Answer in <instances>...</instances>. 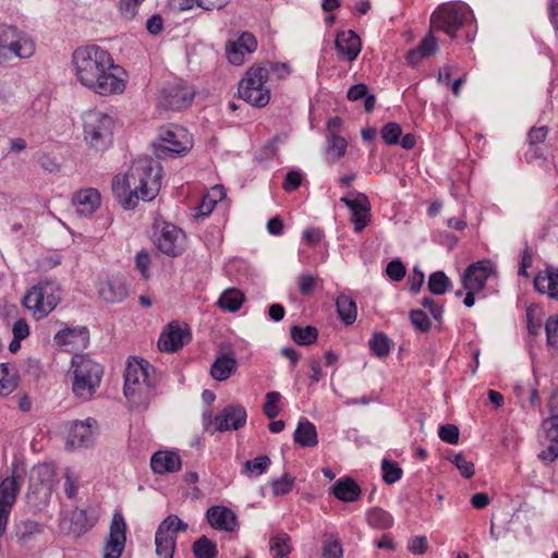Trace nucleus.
<instances>
[{
	"label": "nucleus",
	"mask_w": 558,
	"mask_h": 558,
	"mask_svg": "<svg viewBox=\"0 0 558 558\" xmlns=\"http://www.w3.org/2000/svg\"><path fill=\"white\" fill-rule=\"evenodd\" d=\"M136 267L141 272V276L144 279H148L150 277L149 274V265H150V256L146 251H141L136 254L135 257Z\"/></svg>",
	"instance_id": "69168bd1"
},
{
	"label": "nucleus",
	"mask_w": 558,
	"mask_h": 558,
	"mask_svg": "<svg viewBox=\"0 0 558 558\" xmlns=\"http://www.w3.org/2000/svg\"><path fill=\"white\" fill-rule=\"evenodd\" d=\"M102 366L86 354H75L71 361L69 377L73 395L82 400H90L100 386Z\"/></svg>",
	"instance_id": "39448f33"
},
{
	"label": "nucleus",
	"mask_w": 558,
	"mask_h": 558,
	"mask_svg": "<svg viewBox=\"0 0 558 558\" xmlns=\"http://www.w3.org/2000/svg\"><path fill=\"white\" fill-rule=\"evenodd\" d=\"M280 400L281 395L278 391H270L266 393L263 413L268 418L272 420L280 413Z\"/></svg>",
	"instance_id": "8fccbe9b"
},
{
	"label": "nucleus",
	"mask_w": 558,
	"mask_h": 558,
	"mask_svg": "<svg viewBox=\"0 0 558 558\" xmlns=\"http://www.w3.org/2000/svg\"><path fill=\"white\" fill-rule=\"evenodd\" d=\"M427 286H428V290L432 294L442 295L450 288L451 281L444 271L439 270V271L433 272L429 276Z\"/></svg>",
	"instance_id": "a18cd8bd"
},
{
	"label": "nucleus",
	"mask_w": 558,
	"mask_h": 558,
	"mask_svg": "<svg viewBox=\"0 0 558 558\" xmlns=\"http://www.w3.org/2000/svg\"><path fill=\"white\" fill-rule=\"evenodd\" d=\"M19 376L15 367L8 363H0V396H9L15 390Z\"/></svg>",
	"instance_id": "c9c22d12"
},
{
	"label": "nucleus",
	"mask_w": 558,
	"mask_h": 558,
	"mask_svg": "<svg viewBox=\"0 0 558 558\" xmlns=\"http://www.w3.org/2000/svg\"><path fill=\"white\" fill-rule=\"evenodd\" d=\"M155 368L146 360L128 363L123 393L133 410H145L155 396Z\"/></svg>",
	"instance_id": "7ed1b4c3"
},
{
	"label": "nucleus",
	"mask_w": 558,
	"mask_h": 558,
	"mask_svg": "<svg viewBox=\"0 0 558 558\" xmlns=\"http://www.w3.org/2000/svg\"><path fill=\"white\" fill-rule=\"evenodd\" d=\"M96 519L90 517L85 509L75 508L71 512L69 532L74 536H80L92 529Z\"/></svg>",
	"instance_id": "473e14b6"
},
{
	"label": "nucleus",
	"mask_w": 558,
	"mask_h": 558,
	"mask_svg": "<svg viewBox=\"0 0 558 558\" xmlns=\"http://www.w3.org/2000/svg\"><path fill=\"white\" fill-rule=\"evenodd\" d=\"M268 74L272 73L276 75L278 80H284L291 74V69L289 63L286 62H272L269 64V69H267Z\"/></svg>",
	"instance_id": "338daca9"
},
{
	"label": "nucleus",
	"mask_w": 558,
	"mask_h": 558,
	"mask_svg": "<svg viewBox=\"0 0 558 558\" xmlns=\"http://www.w3.org/2000/svg\"><path fill=\"white\" fill-rule=\"evenodd\" d=\"M535 289L558 301V270L546 269L534 278Z\"/></svg>",
	"instance_id": "2f4dec72"
},
{
	"label": "nucleus",
	"mask_w": 558,
	"mask_h": 558,
	"mask_svg": "<svg viewBox=\"0 0 558 558\" xmlns=\"http://www.w3.org/2000/svg\"><path fill=\"white\" fill-rule=\"evenodd\" d=\"M350 195L341 197L340 202L350 209L354 231L360 233L371 221V204L363 193L351 192Z\"/></svg>",
	"instance_id": "f3484780"
},
{
	"label": "nucleus",
	"mask_w": 558,
	"mask_h": 558,
	"mask_svg": "<svg viewBox=\"0 0 558 558\" xmlns=\"http://www.w3.org/2000/svg\"><path fill=\"white\" fill-rule=\"evenodd\" d=\"M348 143L344 137L337 134H331L327 137L326 142V158L335 162L336 160L343 157L347 153Z\"/></svg>",
	"instance_id": "4c0bfd02"
},
{
	"label": "nucleus",
	"mask_w": 558,
	"mask_h": 558,
	"mask_svg": "<svg viewBox=\"0 0 558 558\" xmlns=\"http://www.w3.org/2000/svg\"><path fill=\"white\" fill-rule=\"evenodd\" d=\"M268 71L265 66H252L240 81L239 96L255 107H265L270 100V90L266 83Z\"/></svg>",
	"instance_id": "6e6552de"
},
{
	"label": "nucleus",
	"mask_w": 558,
	"mask_h": 558,
	"mask_svg": "<svg viewBox=\"0 0 558 558\" xmlns=\"http://www.w3.org/2000/svg\"><path fill=\"white\" fill-rule=\"evenodd\" d=\"M34 40L12 25L0 24V63L12 56L28 59L35 53Z\"/></svg>",
	"instance_id": "1a4fd4ad"
},
{
	"label": "nucleus",
	"mask_w": 558,
	"mask_h": 558,
	"mask_svg": "<svg viewBox=\"0 0 558 558\" xmlns=\"http://www.w3.org/2000/svg\"><path fill=\"white\" fill-rule=\"evenodd\" d=\"M100 193L93 187H87L78 191L72 199V205L80 216H90L100 206Z\"/></svg>",
	"instance_id": "cd10ccee"
},
{
	"label": "nucleus",
	"mask_w": 558,
	"mask_h": 558,
	"mask_svg": "<svg viewBox=\"0 0 558 558\" xmlns=\"http://www.w3.org/2000/svg\"><path fill=\"white\" fill-rule=\"evenodd\" d=\"M24 474V466L13 462L11 474L0 481V534H4L7 530L9 515L23 484Z\"/></svg>",
	"instance_id": "9b49d317"
},
{
	"label": "nucleus",
	"mask_w": 558,
	"mask_h": 558,
	"mask_svg": "<svg viewBox=\"0 0 558 558\" xmlns=\"http://www.w3.org/2000/svg\"><path fill=\"white\" fill-rule=\"evenodd\" d=\"M97 292L99 298L108 303L122 302L128 295L125 284L117 278L100 280L97 286Z\"/></svg>",
	"instance_id": "c85d7f7f"
},
{
	"label": "nucleus",
	"mask_w": 558,
	"mask_h": 558,
	"mask_svg": "<svg viewBox=\"0 0 558 558\" xmlns=\"http://www.w3.org/2000/svg\"><path fill=\"white\" fill-rule=\"evenodd\" d=\"M126 527L123 514L114 512L102 549V558H120L122 556L126 543Z\"/></svg>",
	"instance_id": "4468645a"
},
{
	"label": "nucleus",
	"mask_w": 558,
	"mask_h": 558,
	"mask_svg": "<svg viewBox=\"0 0 558 558\" xmlns=\"http://www.w3.org/2000/svg\"><path fill=\"white\" fill-rule=\"evenodd\" d=\"M336 307L340 319L347 325L355 322L357 316V307L355 301L347 295L340 294L336 300Z\"/></svg>",
	"instance_id": "e433bc0d"
},
{
	"label": "nucleus",
	"mask_w": 558,
	"mask_h": 558,
	"mask_svg": "<svg viewBox=\"0 0 558 558\" xmlns=\"http://www.w3.org/2000/svg\"><path fill=\"white\" fill-rule=\"evenodd\" d=\"M247 414L241 405H228L218 415H216L211 423L215 425L217 432L238 430L246 423Z\"/></svg>",
	"instance_id": "aec40b11"
},
{
	"label": "nucleus",
	"mask_w": 558,
	"mask_h": 558,
	"mask_svg": "<svg viewBox=\"0 0 558 558\" xmlns=\"http://www.w3.org/2000/svg\"><path fill=\"white\" fill-rule=\"evenodd\" d=\"M337 53L344 60L352 62L361 52V38L353 31H342L336 36L335 41Z\"/></svg>",
	"instance_id": "393cba45"
},
{
	"label": "nucleus",
	"mask_w": 558,
	"mask_h": 558,
	"mask_svg": "<svg viewBox=\"0 0 558 558\" xmlns=\"http://www.w3.org/2000/svg\"><path fill=\"white\" fill-rule=\"evenodd\" d=\"M366 518L368 524L377 530H387L393 525L392 515L388 511L378 507L372 508L367 512Z\"/></svg>",
	"instance_id": "58836bf2"
},
{
	"label": "nucleus",
	"mask_w": 558,
	"mask_h": 558,
	"mask_svg": "<svg viewBox=\"0 0 558 558\" xmlns=\"http://www.w3.org/2000/svg\"><path fill=\"white\" fill-rule=\"evenodd\" d=\"M386 274L391 280L401 281L405 276V267L399 259H393L387 265Z\"/></svg>",
	"instance_id": "680f3d73"
},
{
	"label": "nucleus",
	"mask_w": 558,
	"mask_h": 558,
	"mask_svg": "<svg viewBox=\"0 0 558 558\" xmlns=\"http://www.w3.org/2000/svg\"><path fill=\"white\" fill-rule=\"evenodd\" d=\"M381 471H383V480L387 484H393L398 482L402 476V470L398 466L397 463L389 461V460H383L381 462Z\"/></svg>",
	"instance_id": "864d4df0"
},
{
	"label": "nucleus",
	"mask_w": 558,
	"mask_h": 558,
	"mask_svg": "<svg viewBox=\"0 0 558 558\" xmlns=\"http://www.w3.org/2000/svg\"><path fill=\"white\" fill-rule=\"evenodd\" d=\"M231 0H169V4L173 10L186 11L194 5L202 8L206 11L221 10Z\"/></svg>",
	"instance_id": "72a5a7b5"
},
{
	"label": "nucleus",
	"mask_w": 558,
	"mask_h": 558,
	"mask_svg": "<svg viewBox=\"0 0 558 558\" xmlns=\"http://www.w3.org/2000/svg\"><path fill=\"white\" fill-rule=\"evenodd\" d=\"M244 302L243 293L238 289H227L219 298L218 305L228 312H236Z\"/></svg>",
	"instance_id": "ea45409f"
},
{
	"label": "nucleus",
	"mask_w": 558,
	"mask_h": 558,
	"mask_svg": "<svg viewBox=\"0 0 558 558\" xmlns=\"http://www.w3.org/2000/svg\"><path fill=\"white\" fill-rule=\"evenodd\" d=\"M63 489L69 499H74L77 496L82 475L81 472L74 468H65Z\"/></svg>",
	"instance_id": "a19ab883"
},
{
	"label": "nucleus",
	"mask_w": 558,
	"mask_h": 558,
	"mask_svg": "<svg viewBox=\"0 0 558 558\" xmlns=\"http://www.w3.org/2000/svg\"><path fill=\"white\" fill-rule=\"evenodd\" d=\"M542 428L546 448L538 453V458L545 463H551L558 458V420L545 418Z\"/></svg>",
	"instance_id": "5701e85b"
},
{
	"label": "nucleus",
	"mask_w": 558,
	"mask_h": 558,
	"mask_svg": "<svg viewBox=\"0 0 558 558\" xmlns=\"http://www.w3.org/2000/svg\"><path fill=\"white\" fill-rule=\"evenodd\" d=\"M193 147L191 134L181 126L162 129L154 143V153L157 158L166 159L185 155Z\"/></svg>",
	"instance_id": "9d476101"
},
{
	"label": "nucleus",
	"mask_w": 558,
	"mask_h": 558,
	"mask_svg": "<svg viewBox=\"0 0 558 558\" xmlns=\"http://www.w3.org/2000/svg\"><path fill=\"white\" fill-rule=\"evenodd\" d=\"M189 524L177 514H169L158 525L155 533V553L158 558H173L178 533L186 532Z\"/></svg>",
	"instance_id": "f8f14e48"
},
{
	"label": "nucleus",
	"mask_w": 558,
	"mask_h": 558,
	"mask_svg": "<svg viewBox=\"0 0 558 558\" xmlns=\"http://www.w3.org/2000/svg\"><path fill=\"white\" fill-rule=\"evenodd\" d=\"M391 345V340L384 332H375L368 341L371 351L379 359L389 355Z\"/></svg>",
	"instance_id": "79ce46f5"
},
{
	"label": "nucleus",
	"mask_w": 558,
	"mask_h": 558,
	"mask_svg": "<svg viewBox=\"0 0 558 558\" xmlns=\"http://www.w3.org/2000/svg\"><path fill=\"white\" fill-rule=\"evenodd\" d=\"M432 27L444 32L450 38L457 37L459 29L465 31V40L475 38L477 26L471 8L461 1L440 4L430 16Z\"/></svg>",
	"instance_id": "20e7f679"
},
{
	"label": "nucleus",
	"mask_w": 558,
	"mask_h": 558,
	"mask_svg": "<svg viewBox=\"0 0 558 558\" xmlns=\"http://www.w3.org/2000/svg\"><path fill=\"white\" fill-rule=\"evenodd\" d=\"M192 551L195 558H216L218 554L216 543L206 536H202L193 543Z\"/></svg>",
	"instance_id": "37998d69"
},
{
	"label": "nucleus",
	"mask_w": 558,
	"mask_h": 558,
	"mask_svg": "<svg viewBox=\"0 0 558 558\" xmlns=\"http://www.w3.org/2000/svg\"><path fill=\"white\" fill-rule=\"evenodd\" d=\"M194 97V88L183 81H178L161 89L158 106L165 110H181L189 107Z\"/></svg>",
	"instance_id": "ddd939ff"
},
{
	"label": "nucleus",
	"mask_w": 558,
	"mask_h": 558,
	"mask_svg": "<svg viewBox=\"0 0 558 558\" xmlns=\"http://www.w3.org/2000/svg\"><path fill=\"white\" fill-rule=\"evenodd\" d=\"M496 276L495 264L489 259H483L471 264L461 277L464 290L481 292L490 277Z\"/></svg>",
	"instance_id": "dca6fc26"
},
{
	"label": "nucleus",
	"mask_w": 558,
	"mask_h": 558,
	"mask_svg": "<svg viewBox=\"0 0 558 558\" xmlns=\"http://www.w3.org/2000/svg\"><path fill=\"white\" fill-rule=\"evenodd\" d=\"M380 134L387 145H396L400 141L402 130L398 123L389 122L383 126Z\"/></svg>",
	"instance_id": "5fc2aeb1"
},
{
	"label": "nucleus",
	"mask_w": 558,
	"mask_h": 558,
	"mask_svg": "<svg viewBox=\"0 0 558 558\" xmlns=\"http://www.w3.org/2000/svg\"><path fill=\"white\" fill-rule=\"evenodd\" d=\"M61 301V287L54 281L44 280L28 289L23 305L36 320L47 317Z\"/></svg>",
	"instance_id": "0eeeda50"
},
{
	"label": "nucleus",
	"mask_w": 558,
	"mask_h": 558,
	"mask_svg": "<svg viewBox=\"0 0 558 558\" xmlns=\"http://www.w3.org/2000/svg\"><path fill=\"white\" fill-rule=\"evenodd\" d=\"M190 340L189 331L177 324H170L160 335L158 348L162 352H175Z\"/></svg>",
	"instance_id": "a878e982"
},
{
	"label": "nucleus",
	"mask_w": 558,
	"mask_h": 558,
	"mask_svg": "<svg viewBox=\"0 0 558 558\" xmlns=\"http://www.w3.org/2000/svg\"><path fill=\"white\" fill-rule=\"evenodd\" d=\"M161 166L149 157L135 159L128 171L112 180V192L125 208H134L140 199L153 201L161 186Z\"/></svg>",
	"instance_id": "f03ea898"
},
{
	"label": "nucleus",
	"mask_w": 558,
	"mask_h": 558,
	"mask_svg": "<svg viewBox=\"0 0 558 558\" xmlns=\"http://www.w3.org/2000/svg\"><path fill=\"white\" fill-rule=\"evenodd\" d=\"M408 549L414 555H423L427 550V539L425 536H414L409 541Z\"/></svg>",
	"instance_id": "774afa93"
},
{
	"label": "nucleus",
	"mask_w": 558,
	"mask_h": 558,
	"mask_svg": "<svg viewBox=\"0 0 558 558\" xmlns=\"http://www.w3.org/2000/svg\"><path fill=\"white\" fill-rule=\"evenodd\" d=\"M332 490L339 500L345 502L355 501L361 494L359 485L352 478L338 480Z\"/></svg>",
	"instance_id": "f704fd0d"
},
{
	"label": "nucleus",
	"mask_w": 558,
	"mask_h": 558,
	"mask_svg": "<svg viewBox=\"0 0 558 558\" xmlns=\"http://www.w3.org/2000/svg\"><path fill=\"white\" fill-rule=\"evenodd\" d=\"M317 278L308 272H303L298 278V288L301 294L310 295L314 292Z\"/></svg>",
	"instance_id": "052dcab7"
},
{
	"label": "nucleus",
	"mask_w": 558,
	"mask_h": 558,
	"mask_svg": "<svg viewBox=\"0 0 558 558\" xmlns=\"http://www.w3.org/2000/svg\"><path fill=\"white\" fill-rule=\"evenodd\" d=\"M439 438L450 445H457L459 442L460 432L459 428L453 424L441 425L438 429Z\"/></svg>",
	"instance_id": "bf43d9fd"
},
{
	"label": "nucleus",
	"mask_w": 558,
	"mask_h": 558,
	"mask_svg": "<svg viewBox=\"0 0 558 558\" xmlns=\"http://www.w3.org/2000/svg\"><path fill=\"white\" fill-rule=\"evenodd\" d=\"M293 440L296 445L304 448L317 446L318 435L315 425L307 418L300 420L293 434Z\"/></svg>",
	"instance_id": "7c9ffc66"
},
{
	"label": "nucleus",
	"mask_w": 558,
	"mask_h": 558,
	"mask_svg": "<svg viewBox=\"0 0 558 558\" xmlns=\"http://www.w3.org/2000/svg\"><path fill=\"white\" fill-rule=\"evenodd\" d=\"M270 550L274 558H284L291 551L290 537L287 533H278L270 538Z\"/></svg>",
	"instance_id": "de8ad7c7"
},
{
	"label": "nucleus",
	"mask_w": 558,
	"mask_h": 558,
	"mask_svg": "<svg viewBox=\"0 0 558 558\" xmlns=\"http://www.w3.org/2000/svg\"><path fill=\"white\" fill-rule=\"evenodd\" d=\"M206 519L209 525L218 531L233 532L238 529V518L228 507L216 505L206 511Z\"/></svg>",
	"instance_id": "4be33fe9"
},
{
	"label": "nucleus",
	"mask_w": 558,
	"mask_h": 558,
	"mask_svg": "<svg viewBox=\"0 0 558 558\" xmlns=\"http://www.w3.org/2000/svg\"><path fill=\"white\" fill-rule=\"evenodd\" d=\"M294 477L284 473L278 478H274L270 482V488L274 496H283L290 493L294 487Z\"/></svg>",
	"instance_id": "09e8293b"
},
{
	"label": "nucleus",
	"mask_w": 558,
	"mask_h": 558,
	"mask_svg": "<svg viewBox=\"0 0 558 558\" xmlns=\"http://www.w3.org/2000/svg\"><path fill=\"white\" fill-rule=\"evenodd\" d=\"M302 180H303V175L300 171H296V170L289 171L286 174L282 187L287 192H292L301 185Z\"/></svg>",
	"instance_id": "0e129e2a"
},
{
	"label": "nucleus",
	"mask_w": 558,
	"mask_h": 558,
	"mask_svg": "<svg viewBox=\"0 0 558 558\" xmlns=\"http://www.w3.org/2000/svg\"><path fill=\"white\" fill-rule=\"evenodd\" d=\"M181 466L180 456L172 450H159L150 458L151 471L158 475L178 472Z\"/></svg>",
	"instance_id": "bb28decb"
},
{
	"label": "nucleus",
	"mask_w": 558,
	"mask_h": 558,
	"mask_svg": "<svg viewBox=\"0 0 558 558\" xmlns=\"http://www.w3.org/2000/svg\"><path fill=\"white\" fill-rule=\"evenodd\" d=\"M156 245L163 254L175 257L181 255L186 245L184 232L172 223H163L156 234Z\"/></svg>",
	"instance_id": "2eb2a0df"
},
{
	"label": "nucleus",
	"mask_w": 558,
	"mask_h": 558,
	"mask_svg": "<svg viewBox=\"0 0 558 558\" xmlns=\"http://www.w3.org/2000/svg\"><path fill=\"white\" fill-rule=\"evenodd\" d=\"M145 0H120L119 11L121 15L126 20H132L138 13L140 5Z\"/></svg>",
	"instance_id": "13d9d810"
},
{
	"label": "nucleus",
	"mask_w": 558,
	"mask_h": 558,
	"mask_svg": "<svg viewBox=\"0 0 558 558\" xmlns=\"http://www.w3.org/2000/svg\"><path fill=\"white\" fill-rule=\"evenodd\" d=\"M54 482V469L51 464L41 463L35 465L29 475V489L34 494H41L48 498Z\"/></svg>",
	"instance_id": "412c9836"
},
{
	"label": "nucleus",
	"mask_w": 558,
	"mask_h": 558,
	"mask_svg": "<svg viewBox=\"0 0 558 558\" xmlns=\"http://www.w3.org/2000/svg\"><path fill=\"white\" fill-rule=\"evenodd\" d=\"M71 71L81 86L102 97L121 95L126 88L128 73L98 45L77 47L72 52Z\"/></svg>",
	"instance_id": "f257e3e1"
},
{
	"label": "nucleus",
	"mask_w": 558,
	"mask_h": 558,
	"mask_svg": "<svg viewBox=\"0 0 558 558\" xmlns=\"http://www.w3.org/2000/svg\"><path fill=\"white\" fill-rule=\"evenodd\" d=\"M270 463V459L267 456L247 460L243 465L242 473L254 477L260 476L268 470Z\"/></svg>",
	"instance_id": "49530a36"
},
{
	"label": "nucleus",
	"mask_w": 558,
	"mask_h": 558,
	"mask_svg": "<svg viewBox=\"0 0 558 558\" xmlns=\"http://www.w3.org/2000/svg\"><path fill=\"white\" fill-rule=\"evenodd\" d=\"M323 558H342L343 549L340 541L333 536H330L323 546Z\"/></svg>",
	"instance_id": "6e6d98bb"
},
{
	"label": "nucleus",
	"mask_w": 558,
	"mask_h": 558,
	"mask_svg": "<svg viewBox=\"0 0 558 558\" xmlns=\"http://www.w3.org/2000/svg\"><path fill=\"white\" fill-rule=\"evenodd\" d=\"M257 40L251 33H242L235 40H231L226 46L228 61L233 65H242L246 57L255 52Z\"/></svg>",
	"instance_id": "6ab92c4d"
},
{
	"label": "nucleus",
	"mask_w": 558,
	"mask_h": 558,
	"mask_svg": "<svg viewBox=\"0 0 558 558\" xmlns=\"http://www.w3.org/2000/svg\"><path fill=\"white\" fill-rule=\"evenodd\" d=\"M83 137L85 144L94 150L104 151L113 143L116 119L98 109L82 114Z\"/></svg>",
	"instance_id": "423d86ee"
},
{
	"label": "nucleus",
	"mask_w": 558,
	"mask_h": 558,
	"mask_svg": "<svg viewBox=\"0 0 558 558\" xmlns=\"http://www.w3.org/2000/svg\"><path fill=\"white\" fill-rule=\"evenodd\" d=\"M547 345L558 353V315L550 316L545 323Z\"/></svg>",
	"instance_id": "3c124183"
},
{
	"label": "nucleus",
	"mask_w": 558,
	"mask_h": 558,
	"mask_svg": "<svg viewBox=\"0 0 558 558\" xmlns=\"http://www.w3.org/2000/svg\"><path fill=\"white\" fill-rule=\"evenodd\" d=\"M236 360L226 353H220L210 366V375L218 381L227 380L236 371Z\"/></svg>",
	"instance_id": "c756f323"
},
{
	"label": "nucleus",
	"mask_w": 558,
	"mask_h": 558,
	"mask_svg": "<svg viewBox=\"0 0 558 558\" xmlns=\"http://www.w3.org/2000/svg\"><path fill=\"white\" fill-rule=\"evenodd\" d=\"M451 463L459 470L460 474L465 478H471L475 473L474 463L466 459L462 453L449 457Z\"/></svg>",
	"instance_id": "603ef678"
},
{
	"label": "nucleus",
	"mask_w": 558,
	"mask_h": 558,
	"mask_svg": "<svg viewBox=\"0 0 558 558\" xmlns=\"http://www.w3.org/2000/svg\"><path fill=\"white\" fill-rule=\"evenodd\" d=\"M97 422L94 418L73 422L65 446L70 450L89 448L95 442Z\"/></svg>",
	"instance_id": "a211bd4d"
},
{
	"label": "nucleus",
	"mask_w": 558,
	"mask_h": 558,
	"mask_svg": "<svg viewBox=\"0 0 558 558\" xmlns=\"http://www.w3.org/2000/svg\"><path fill=\"white\" fill-rule=\"evenodd\" d=\"M425 280L424 272L420 269L418 266H414L412 274L409 277L408 284L409 289L412 293H417Z\"/></svg>",
	"instance_id": "e2e57ef3"
},
{
	"label": "nucleus",
	"mask_w": 558,
	"mask_h": 558,
	"mask_svg": "<svg viewBox=\"0 0 558 558\" xmlns=\"http://www.w3.org/2000/svg\"><path fill=\"white\" fill-rule=\"evenodd\" d=\"M54 342L65 350L85 349L89 343V333L86 327H66L54 336Z\"/></svg>",
	"instance_id": "b1692460"
},
{
	"label": "nucleus",
	"mask_w": 558,
	"mask_h": 558,
	"mask_svg": "<svg viewBox=\"0 0 558 558\" xmlns=\"http://www.w3.org/2000/svg\"><path fill=\"white\" fill-rule=\"evenodd\" d=\"M291 338L299 345H310L317 340V329L312 326H293L290 330Z\"/></svg>",
	"instance_id": "c03bdc74"
},
{
	"label": "nucleus",
	"mask_w": 558,
	"mask_h": 558,
	"mask_svg": "<svg viewBox=\"0 0 558 558\" xmlns=\"http://www.w3.org/2000/svg\"><path fill=\"white\" fill-rule=\"evenodd\" d=\"M410 320L413 327L421 332H426L430 328L429 318L422 310H412L410 312Z\"/></svg>",
	"instance_id": "4d7b16f0"
}]
</instances>
